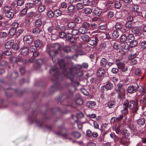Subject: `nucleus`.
<instances>
[{
  "label": "nucleus",
  "mask_w": 146,
  "mask_h": 146,
  "mask_svg": "<svg viewBox=\"0 0 146 146\" xmlns=\"http://www.w3.org/2000/svg\"><path fill=\"white\" fill-rule=\"evenodd\" d=\"M34 6L37 7H38L42 4L41 1L40 0H35L33 1Z\"/></svg>",
  "instance_id": "nucleus-47"
},
{
  "label": "nucleus",
  "mask_w": 146,
  "mask_h": 146,
  "mask_svg": "<svg viewBox=\"0 0 146 146\" xmlns=\"http://www.w3.org/2000/svg\"><path fill=\"white\" fill-rule=\"evenodd\" d=\"M46 51L48 53L49 55L52 58L53 62H55V57L58 54V51L54 50L52 48L50 47L49 44L47 45V48Z\"/></svg>",
  "instance_id": "nucleus-5"
},
{
  "label": "nucleus",
  "mask_w": 146,
  "mask_h": 146,
  "mask_svg": "<svg viewBox=\"0 0 146 146\" xmlns=\"http://www.w3.org/2000/svg\"><path fill=\"white\" fill-rule=\"evenodd\" d=\"M84 117V115L82 113H80L77 114L76 115H72V119L76 118V119H81Z\"/></svg>",
  "instance_id": "nucleus-26"
},
{
  "label": "nucleus",
  "mask_w": 146,
  "mask_h": 146,
  "mask_svg": "<svg viewBox=\"0 0 146 146\" xmlns=\"http://www.w3.org/2000/svg\"><path fill=\"white\" fill-rule=\"evenodd\" d=\"M83 5L81 3H78L76 5V7L78 10H81L83 7Z\"/></svg>",
  "instance_id": "nucleus-60"
},
{
  "label": "nucleus",
  "mask_w": 146,
  "mask_h": 146,
  "mask_svg": "<svg viewBox=\"0 0 146 146\" xmlns=\"http://www.w3.org/2000/svg\"><path fill=\"white\" fill-rule=\"evenodd\" d=\"M53 49L56 51H58V50H60L61 48L60 44L58 43H54L53 45Z\"/></svg>",
  "instance_id": "nucleus-30"
},
{
  "label": "nucleus",
  "mask_w": 146,
  "mask_h": 146,
  "mask_svg": "<svg viewBox=\"0 0 146 146\" xmlns=\"http://www.w3.org/2000/svg\"><path fill=\"white\" fill-rule=\"evenodd\" d=\"M47 15L49 18H52L54 16L53 11L52 10L49 11L47 13Z\"/></svg>",
  "instance_id": "nucleus-55"
},
{
  "label": "nucleus",
  "mask_w": 146,
  "mask_h": 146,
  "mask_svg": "<svg viewBox=\"0 0 146 146\" xmlns=\"http://www.w3.org/2000/svg\"><path fill=\"white\" fill-rule=\"evenodd\" d=\"M81 91L82 93L85 95L88 96L89 95V93L88 91L84 88H82L81 89Z\"/></svg>",
  "instance_id": "nucleus-62"
},
{
  "label": "nucleus",
  "mask_w": 146,
  "mask_h": 146,
  "mask_svg": "<svg viewBox=\"0 0 146 146\" xmlns=\"http://www.w3.org/2000/svg\"><path fill=\"white\" fill-rule=\"evenodd\" d=\"M105 87L107 90H111L113 89V85L111 82H110V81H108Z\"/></svg>",
  "instance_id": "nucleus-29"
},
{
  "label": "nucleus",
  "mask_w": 146,
  "mask_h": 146,
  "mask_svg": "<svg viewBox=\"0 0 146 146\" xmlns=\"http://www.w3.org/2000/svg\"><path fill=\"white\" fill-rule=\"evenodd\" d=\"M12 48L14 50H16L19 49V45L18 43H14L13 45Z\"/></svg>",
  "instance_id": "nucleus-64"
},
{
  "label": "nucleus",
  "mask_w": 146,
  "mask_h": 146,
  "mask_svg": "<svg viewBox=\"0 0 146 146\" xmlns=\"http://www.w3.org/2000/svg\"><path fill=\"white\" fill-rule=\"evenodd\" d=\"M134 72L135 74L137 76H140L142 74L141 70L139 68H136Z\"/></svg>",
  "instance_id": "nucleus-50"
},
{
  "label": "nucleus",
  "mask_w": 146,
  "mask_h": 146,
  "mask_svg": "<svg viewBox=\"0 0 146 146\" xmlns=\"http://www.w3.org/2000/svg\"><path fill=\"white\" fill-rule=\"evenodd\" d=\"M20 54L16 57L13 58V60L16 63H20L22 64H26L28 63V61L24 59V58L21 56Z\"/></svg>",
  "instance_id": "nucleus-8"
},
{
  "label": "nucleus",
  "mask_w": 146,
  "mask_h": 146,
  "mask_svg": "<svg viewBox=\"0 0 146 146\" xmlns=\"http://www.w3.org/2000/svg\"><path fill=\"white\" fill-rule=\"evenodd\" d=\"M121 142L122 144H125L128 142V139L123 136L120 139Z\"/></svg>",
  "instance_id": "nucleus-49"
},
{
  "label": "nucleus",
  "mask_w": 146,
  "mask_h": 146,
  "mask_svg": "<svg viewBox=\"0 0 146 146\" xmlns=\"http://www.w3.org/2000/svg\"><path fill=\"white\" fill-rule=\"evenodd\" d=\"M131 32L136 36H140L142 33L141 30L137 27H133L132 29Z\"/></svg>",
  "instance_id": "nucleus-17"
},
{
  "label": "nucleus",
  "mask_w": 146,
  "mask_h": 146,
  "mask_svg": "<svg viewBox=\"0 0 146 146\" xmlns=\"http://www.w3.org/2000/svg\"><path fill=\"white\" fill-rule=\"evenodd\" d=\"M16 31V29H15L12 27L9 30V34L11 36H14L15 34Z\"/></svg>",
  "instance_id": "nucleus-42"
},
{
  "label": "nucleus",
  "mask_w": 146,
  "mask_h": 146,
  "mask_svg": "<svg viewBox=\"0 0 146 146\" xmlns=\"http://www.w3.org/2000/svg\"><path fill=\"white\" fill-rule=\"evenodd\" d=\"M121 6V4L120 2L116 1L115 2L114 6L115 8L117 9H119Z\"/></svg>",
  "instance_id": "nucleus-44"
},
{
  "label": "nucleus",
  "mask_w": 146,
  "mask_h": 146,
  "mask_svg": "<svg viewBox=\"0 0 146 146\" xmlns=\"http://www.w3.org/2000/svg\"><path fill=\"white\" fill-rule=\"evenodd\" d=\"M140 104L143 110L146 107V102L145 99L143 97L139 101Z\"/></svg>",
  "instance_id": "nucleus-28"
},
{
  "label": "nucleus",
  "mask_w": 146,
  "mask_h": 146,
  "mask_svg": "<svg viewBox=\"0 0 146 146\" xmlns=\"http://www.w3.org/2000/svg\"><path fill=\"white\" fill-rule=\"evenodd\" d=\"M78 30L79 33L82 34L86 33L87 31V29L83 27L79 28Z\"/></svg>",
  "instance_id": "nucleus-36"
},
{
  "label": "nucleus",
  "mask_w": 146,
  "mask_h": 146,
  "mask_svg": "<svg viewBox=\"0 0 146 146\" xmlns=\"http://www.w3.org/2000/svg\"><path fill=\"white\" fill-rule=\"evenodd\" d=\"M76 104L80 106L83 103V101L81 98L78 97L75 100Z\"/></svg>",
  "instance_id": "nucleus-32"
},
{
  "label": "nucleus",
  "mask_w": 146,
  "mask_h": 146,
  "mask_svg": "<svg viewBox=\"0 0 146 146\" xmlns=\"http://www.w3.org/2000/svg\"><path fill=\"white\" fill-rule=\"evenodd\" d=\"M12 7L9 6H5L3 8V10L4 11L5 13L7 12L10 11L12 10Z\"/></svg>",
  "instance_id": "nucleus-48"
},
{
  "label": "nucleus",
  "mask_w": 146,
  "mask_h": 146,
  "mask_svg": "<svg viewBox=\"0 0 146 146\" xmlns=\"http://www.w3.org/2000/svg\"><path fill=\"white\" fill-rule=\"evenodd\" d=\"M68 28L70 29H73L76 26V25L74 22H70L68 24Z\"/></svg>",
  "instance_id": "nucleus-43"
},
{
  "label": "nucleus",
  "mask_w": 146,
  "mask_h": 146,
  "mask_svg": "<svg viewBox=\"0 0 146 146\" xmlns=\"http://www.w3.org/2000/svg\"><path fill=\"white\" fill-rule=\"evenodd\" d=\"M137 56V54L136 53H135L133 54H130L129 56V60H133V59L138 58H136Z\"/></svg>",
  "instance_id": "nucleus-52"
},
{
  "label": "nucleus",
  "mask_w": 146,
  "mask_h": 146,
  "mask_svg": "<svg viewBox=\"0 0 146 146\" xmlns=\"http://www.w3.org/2000/svg\"><path fill=\"white\" fill-rule=\"evenodd\" d=\"M115 102L114 100H110L108 103L107 105L108 107L111 108H113L115 106Z\"/></svg>",
  "instance_id": "nucleus-25"
},
{
  "label": "nucleus",
  "mask_w": 146,
  "mask_h": 146,
  "mask_svg": "<svg viewBox=\"0 0 146 146\" xmlns=\"http://www.w3.org/2000/svg\"><path fill=\"white\" fill-rule=\"evenodd\" d=\"M5 16L9 19L12 18L14 16V13L11 11L5 13Z\"/></svg>",
  "instance_id": "nucleus-34"
},
{
  "label": "nucleus",
  "mask_w": 146,
  "mask_h": 146,
  "mask_svg": "<svg viewBox=\"0 0 146 146\" xmlns=\"http://www.w3.org/2000/svg\"><path fill=\"white\" fill-rule=\"evenodd\" d=\"M58 128L60 129V131H55V134L58 136H61L65 138H66L68 135L67 132V129L65 128L63 125L59 126H58Z\"/></svg>",
  "instance_id": "nucleus-6"
},
{
  "label": "nucleus",
  "mask_w": 146,
  "mask_h": 146,
  "mask_svg": "<svg viewBox=\"0 0 146 146\" xmlns=\"http://www.w3.org/2000/svg\"><path fill=\"white\" fill-rule=\"evenodd\" d=\"M89 38L88 36L85 35L82 36L81 38L84 41H86L89 39Z\"/></svg>",
  "instance_id": "nucleus-59"
},
{
  "label": "nucleus",
  "mask_w": 146,
  "mask_h": 146,
  "mask_svg": "<svg viewBox=\"0 0 146 146\" xmlns=\"http://www.w3.org/2000/svg\"><path fill=\"white\" fill-rule=\"evenodd\" d=\"M66 40L70 41L72 36V35L71 33H68L66 36Z\"/></svg>",
  "instance_id": "nucleus-61"
},
{
  "label": "nucleus",
  "mask_w": 146,
  "mask_h": 146,
  "mask_svg": "<svg viewBox=\"0 0 146 146\" xmlns=\"http://www.w3.org/2000/svg\"><path fill=\"white\" fill-rule=\"evenodd\" d=\"M137 87L135 85L129 86L127 89V92L129 94H133L137 91Z\"/></svg>",
  "instance_id": "nucleus-14"
},
{
  "label": "nucleus",
  "mask_w": 146,
  "mask_h": 146,
  "mask_svg": "<svg viewBox=\"0 0 146 146\" xmlns=\"http://www.w3.org/2000/svg\"><path fill=\"white\" fill-rule=\"evenodd\" d=\"M38 7V11L39 13L44 11L46 9L45 6L42 4Z\"/></svg>",
  "instance_id": "nucleus-35"
},
{
  "label": "nucleus",
  "mask_w": 146,
  "mask_h": 146,
  "mask_svg": "<svg viewBox=\"0 0 146 146\" xmlns=\"http://www.w3.org/2000/svg\"><path fill=\"white\" fill-rule=\"evenodd\" d=\"M71 135L73 137L76 139L80 138L82 135L80 132L76 131H73L71 133Z\"/></svg>",
  "instance_id": "nucleus-20"
},
{
  "label": "nucleus",
  "mask_w": 146,
  "mask_h": 146,
  "mask_svg": "<svg viewBox=\"0 0 146 146\" xmlns=\"http://www.w3.org/2000/svg\"><path fill=\"white\" fill-rule=\"evenodd\" d=\"M138 102L137 101H129L127 100L125 101L123 104V106H127L130 110H132V117L133 116V118H135V116L137 114L136 111L138 110Z\"/></svg>",
  "instance_id": "nucleus-3"
},
{
  "label": "nucleus",
  "mask_w": 146,
  "mask_h": 146,
  "mask_svg": "<svg viewBox=\"0 0 146 146\" xmlns=\"http://www.w3.org/2000/svg\"><path fill=\"white\" fill-rule=\"evenodd\" d=\"M116 63L118 68L119 69H121L125 66V64L120 62L119 60H117L116 61Z\"/></svg>",
  "instance_id": "nucleus-27"
},
{
  "label": "nucleus",
  "mask_w": 146,
  "mask_h": 146,
  "mask_svg": "<svg viewBox=\"0 0 146 146\" xmlns=\"http://www.w3.org/2000/svg\"><path fill=\"white\" fill-rule=\"evenodd\" d=\"M128 108L127 106H123V109L121 111V113L122 115H120L119 118L112 117L111 119H122L124 117L123 115L124 116H125L128 114L129 112Z\"/></svg>",
  "instance_id": "nucleus-10"
},
{
  "label": "nucleus",
  "mask_w": 146,
  "mask_h": 146,
  "mask_svg": "<svg viewBox=\"0 0 146 146\" xmlns=\"http://www.w3.org/2000/svg\"><path fill=\"white\" fill-rule=\"evenodd\" d=\"M42 24V22L41 19H37L35 21V25L36 27H40Z\"/></svg>",
  "instance_id": "nucleus-53"
},
{
  "label": "nucleus",
  "mask_w": 146,
  "mask_h": 146,
  "mask_svg": "<svg viewBox=\"0 0 146 146\" xmlns=\"http://www.w3.org/2000/svg\"><path fill=\"white\" fill-rule=\"evenodd\" d=\"M58 62L60 68L59 69L55 66L50 70V73L52 76L51 80L55 82L51 87L50 91L53 93L56 90H61V86L59 84L58 81L62 76H66L71 81L70 83H66L64 85L65 87L68 89L66 93V98L72 99L76 87L80 84L79 82L74 81L75 71L82 69V65L78 64L75 66H70L69 64L65 63L63 59L58 61Z\"/></svg>",
  "instance_id": "nucleus-1"
},
{
  "label": "nucleus",
  "mask_w": 146,
  "mask_h": 146,
  "mask_svg": "<svg viewBox=\"0 0 146 146\" xmlns=\"http://www.w3.org/2000/svg\"><path fill=\"white\" fill-rule=\"evenodd\" d=\"M129 46L130 47L133 48L136 46L138 44V41L136 40H133L132 41L129 42Z\"/></svg>",
  "instance_id": "nucleus-39"
},
{
  "label": "nucleus",
  "mask_w": 146,
  "mask_h": 146,
  "mask_svg": "<svg viewBox=\"0 0 146 146\" xmlns=\"http://www.w3.org/2000/svg\"><path fill=\"white\" fill-rule=\"evenodd\" d=\"M33 38L30 35L25 36L23 38V40L25 44L26 45H29L32 44L33 41Z\"/></svg>",
  "instance_id": "nucleus-9"
},
{
  "label": "nucleus",
  "mask_w": 146,
  "mask_h": 146,
  "mask_svg": "<svg viewBox=\"0 0 146 146\" xmlns=\"http://www.w3.org/2000/svg\"><path fill=\"white\" fill-rule=\"evenodd\" d=\"M79 33V30L76 29H73L71 32L72 35L74 36L77 35Z\"/></svg>",
  "instance_id": "nucleus-57"
},
{
  "label": "nucleus",
  "mask_w": 146,
  "mask_h": 146,
  "mask_svg": "<svg viewBox=\"0 0 146 146\" xmlns=\"http://www.w3.org/2000/svg\"><path fill=\"white\" fill-rule=\"evenodd\" d=\"M14 44L13 40H11L7 42L5 44V46L6 48L10 49L12 47L13 45Z\"/></svg>",
  "instance_id": "nucleus-22"
},
{
  "label": "nucleus",
  "mask_w": 146,
  "mask_h": 146,
  "mask_svg": "<svg viewBox=\"0 0 146 146\" xmlns=\"http://www.w3.org/2000/svg\"><path fill=\"white\" fill-rule=\"evenodd\" d=\"M113 64V63L110 62L104 58H101L100 61V66L101 67L105 68L106 65L110 67Z\"/></svg>",
  "instance_id": "nucleus-7"
},
{
  "label": "nucleus",
  "mask_w": 146,
  "mask_h": 146,
  "mask_svg": "<svg viewBox=\"0 0 146 146\" xmlns=\"http://www.w3.org/2000/svg\"><path fill=\"white\" fill-rule=\"evenodd\" d=\"M115 90L117 94V98L121 100L125 96L126 89L124 85L121 84H118L115 86Z\"/></svg>",
  "instance_id": "nucleus-4"
},
{
  "label": "nucleus",
  "mask_w": 146,
  "mask_h": 146,
  "mask_svg": "<svg viewBox=\"0 0 146 146\" xmlns=\"http://www.w3.org/2000/svg\"><path fill=\"white\" fill-rule=\"evenodd\" d=\"M119 35V32L116 30L114 31L112 33V36L114 39L117 38Z\"/></svg>",
  "instance_id": "nucleus-37"
},
{
  "label": "nucleus",
  "mask_w": 146,
  "mask_h": 146,
  "mask_svg": "<svg viewBox=\"0 0 146 146\" xmlns=\"http://www.w3.org/2000/svg\"><path fill=\"white\" fill-rule=\"evenodd\" d=\"M18 76V74L17 72H13L11 75V77L13 78H16Z\"/></svg>",
  "instance_id": "nucleus-63"
},
{
  "label": "nucleus",
  "mask_w": 146,
  "mask_h": 146,
  "mask_svg": "<svg viewBox=\"0 0 146 146\" xmlns=\"http://www.w3.org/2000/svg\"><path fill=\"white\" fill-rule=\"evenodd\" d=\"M127 40V37L125 35H122L120 37V40L121 42H125Z\"/></svg>",
  "instance_id": "nucleus-51"
},
{
  "label": "nucleus",
  "mask_w": 146,
  "mask_h": 146,
  "mask_svg": "<svg viewBox=\"0 0 146 146\" xmlns=\"http://www.w3.org/2000/svg\"><path fill=\"white\" fill-rule=\"evenodd\" d=\"M53 12L54 16L56 17H58L62 15L61 11L59 9L54 10Z\"/></svg>",
  "instance_id": "nucleus-31"
},
{
  "label": "nucleus",
  "mask_w": 146,
  "mask_h": 146,
  "mask_svg": "<svg viewBox=\"0 0 146 146\" xmlns=\"http://www.w3.org/2000/svg\"><path fill=\"white\" fill-rule=\"evenodd\" d=\"M63 50L66 53H68L71 51L70 47L69 46H66L64 47L63 48Z\"/></svg>",
  "instance_id": "nucleus-56"
},
{
  "label": "nucleus",
  "mask_w": 146,
  "mask_h": 146,
  "mask_svg": "<svg viewBox=\"0 0 146 146\" xmlns=\"http://www.w3.org/2000/svg\"><path fill=\"white\" fill-rule=\"evenodd\" d=\"M83 11L85 13L88 15L91 14L92 12L91 9L89 7H86L84 8Z\"/></svg>",
  "instance_id": "nucleus-41"
},
{
  "label": "nucleus",
  "mask_w": 146,
  "mask_h": 146,
  "mask_svg": "<svg viewBox=\"0 0 146 146\" xmlns=\"http://www.w3.org/2000/svg\"><path fill=\"white\" fill-rule=\"evenodd\" d=\"M30 124L35 123L39 127L42 126L49 131H51L53 128L52 125L48 123L47 119H28Z\"/></svg>",
  "instance_id": "nucleus-2"
},
{
  "label": "nucleus",
  "mask_w": 146,
  "mask_h": 146,
  "mask_svg": "<svg viewBox=\"0 0 146 146\" xmlns=\"http://www.w3.org/2000/svg\"><path fill=\"white\" fill-rule=\"evenodd\" d=\"M62 97L59 96L56 98V100L58 102H60L61 104L63 106H68L69 105L68 103L67 102V98L62 100Z\"/></svg>",
  "instance_id": "nucleus-15"
},
{
  "label": "nucleus",
  "mask_w": 146,
  "mask_h": 146,
  "mask_svg": "<svg viewBox=\"0 0 146 146\" xmlns=\"http://www.w3.org/2000/svg\"><path fill=\"white\" fill-rule=\"evenodd\" d=\"M75 11V6L73 5H70L68 8V13L69 15L73 14Z\"/></svg>",
  "instance_id": "nucleus-19"
},
{
  "label": "nucleus",
  "mask_w": 146,
  "mask_h": 146,
  "mask_svg": "<svg viewBox=\"0 0 146 146\" xmlns=\"http://www.w3.org/2000/svg\"><path fill=\"white\" fill-rule=\"evenodd\" d=\"M133 24L131 21H127L125 24V26L127 29H129L132 28Z\"/></svg>",
  "instance_id": "nucleus-46"
},
{
  "label": "nucleus",
  "mask_w": 146,
  "mask_h": 146,
  "mask_svg": "<svg viewBox=\"0 0 146 146\" xmlns=\"http://www.w3.org/2000/svg\"><path fill=\"white\" fill-rule=\"evenodd\" d=\"M83 75L82 72L81 71L79 70H76L75 71V74L74 76V81L75 82H78L77 80H76V76H77V80L79 79V77L82 76Z\"/></svg>",
  "instance_id": "nucleus-21"
},
{
  "label": "nucleus",
  "mask_w": 146,
  "mask_h": 146,
  "mask_svg": "<svg viewBox=\"0 0 146 146\" xmlns=\"http://www.w3.org/2000/svg\"><path fill=\"white\" fill-rule=\"evenodd\" d=\"M123 25L120 22L117 23L115 26V29L117 30H121L123 27Z\"/></svg>",
  "instance_id": "nucleus-38"
},
{
  "label": "nucleus",
  "mask_w": 146,
  "mask_h": 146,
  "mask_svg": "<svg viewBox=\"0 0 146 146\" xmlns=\"http://www.w3.org/2000/svg\"><path fill=\"white\" fill-rule=\"evenodd\" d=\"M106 70V68L101 67L98 70L97 72V76L99 77L103 76L105 73Z\"/></svg>",
  "instance_id": "nucleus-18"
},
{
  "label": "nucleus",
  "mask_w": 146,
  "mask_h": 146,
  "mask_svg": "<svg viewBox=\"0 0 146 146\" xmlns=\"http://www.w3.org/2000/svg\"><path fill=\"white\" fill-rule=\"evenodd\" d=\"M102 12V10L98 7H96L93 11L94 14L96 16H100Z\"/></svg>",
  "instance_id": "nucleus-23"
},
{
  "label": "nucleus",
  "mask_w": 146,
  "mask_h": 146,
  "mask_svg": "<svg viewBox=\"0 0 146 146\" xmlns=\"http://www.w3.org/2000/svg\"><path fill=\"white\" fill-rule=\"evenodd\" d=\"M93 39H90L87 41V43L91 46H96L98 43V37L96 36L93 37Z\"/></svg>",
  "instance_id": "nucleus-16"
},
{
  "label": "nucleus",
  "mask_w": 146,
  "mask_h": 146,
  "mask_svg": "<svg viewBox=\"0 0 146 146\" xmlns=\"http://www.w3.org/2000/svg\"><path fill=\"white\" fill-rule=\"evenodd\" d=\"M109 129L110 128L108 124L104 123L102 125L101 130L102 132H104L103 133V135L104 136L110 132Z\"/></svg>",
  "instance_id": "nucleus-11"
},
{
  "label": "nucleus",
  "mask_w": 146,
  "mask_h": 146,
  "mask_svg": "<svg viewBox=\"0 0 146 146\" xmlns=\"http://www.w3.org/2000/svg\"><path fill=\"white\" fill-rule=\"evenodd\" d=\"M127 40L129 41V42H132L134 40L135 38L134 36L132 34H130L127 36Z\"/></svg>",
  "instance_id": "nucleus-40"
},
{
  "label": "nucleus",
  "mask_w": 146,
  "mask_h": 146,
  "mask_svg": "<svg viewBox=\"0 0 146 146\" xmlns=\"http://www.w3.org/2000/svg\"><path fill=\"white\" fill-rule=\"evenodd\" d=\"M35 46L37 48L42 47L43 45L42 42L40 40L37 39L34 41Z\"/></svg>",
  "instance_id": "nucleus-24"
},
{
  "label": "nucleus",
  "mask_w": 146,
  "mask_h": 146,
  "mask_svg": "<svg viewBox=\"0 0 146 146\" xmlns=\"http://www.w3.org/2000/svg\"><path fill=\"white\" fill-rule=\"evenodd\" d=\"M137 91L139 93V95L143 96L146 93V88L144 86L141 85H137Z\"/></svg>",
  "instance_id": "nucleus-12"
},
{
  "label": "nucleus",
  "mask_w": 146,
  "mask_h": 146,
  "mask_svg": "<svg viewBox=\"0 0 146 146\" xmlns=\"http://www.w3.org/2000/svg\"><path fill=\"white\" fill-rule=\"evenodd\" d=\"M29 49L27 47H23L20 50V54L23 56H27L29 54Z\"/></svg>",
  "instance_id": "nucleus-13"
},
{
  "label": "nucleus",
  "mask_w": 146,
  "mask_h": 146,
  "mask_svg": "<svg viewBox=\"0 0 146 146\" xmlns=\"http://www.w3.org/2000/svg\"><path fill=\"white\" fill-rule=\"evenodd\" d=\"M139 44L141 48L143 49L146 48V41L141 40Z\"/></svg>",
  "instance_id": "nucleus-33"
},
{
  "label": "nucleus",
  "mask_w": 146,
  "mask_h": 146,
  "mask_svg": "<svg viewBox=\"0 0 146 146\" xmlns=\"http://www.w3.org/2000/svg\"><path fill=\"white\" fill-rule=\"evenodd\" d=\"M110 137L114 139L115 142L118 141L119 140V138L115 135L114 133H111L110 134Z\"/></svg>",
  "instance_id": "nucleus-45"
},
{
  "label": "nucleus",
  "mask_w": 146,
  "mask_h": 146,
  "mask_svg": "<svg viewBox=\"0 0 146 146\" xmlns=\"http://www.w3.org/2000/svg\"><path fill=\"white\" fill-rule=\"evenodd\" d=\"M34 6L33 4L32 3H27L25 5V7L28 10L32 8Z\"/></svg>",
  "instance_id": "nucleus-54"
},
{
  "label": "nucleus",
  "mask_w": 146,
  "mask_h": 146,
  "mask_svg": "<svg viewBox=\"0 0 146 146\" xmlns=\"http://www.w3.org/2000/svg\"><path fill=\"white\" fill-rule=\"evenodd\" d=\"M40 31V30L37 27L34 29L32 31L33 33L35 35H36L38 33H39Z\"/></svg>",
  "instance_id": "nucleus-58"
}]
</instances>
